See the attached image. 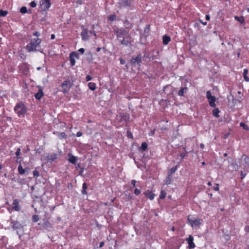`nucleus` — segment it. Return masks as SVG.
Returning a JSON list of instances; mask_svg holds the SVG:
<instances>
[{
	"label": "nucleus",
	"mask_w": 249,
	"mask_h": 249,
	"mask_svg": "<svg viewBox=\"0 0 249 249\" xmlns=\"http://www.w3.org/2000/svg\"><path fill=\"white\" fill-rule=\"evenodd\" d=\"M120 63L122 65H124L125 62V60L122 58L120 59Z\"/></svg>",
	"instance_id": "52"
},
{
	"label": "nucleus",
	"mask_w": 249,
	"mask_h": 249,
	"mask_svg": "<svg viewBox=\"0 0 249 249\" xmlns=\"http://www.w3.org/2000/svg\"><path fill=\"white\" fill-rule=\"evenodd\" d=\"M177 169H178L177 166L172 167L169 171L168 175H170V176H172V175L176 172V171L177 170Z\"/></svg>",
	"instance_id": "25"
},
{
	"label": "nucleus",
	"mask_w": 249,
	"mask_h": 249,
	"mask_svg": "<svg viewBox=\"0 0 249 249\" xmlns=\"http://www.w3.org/2000/svg\"><path fill=\"white\" fill-rule=\"evenodd\" d=\"M155 129H153L150 131L149 133V136H153L155 134Z\"/></svg>",
	"instance_id": "44"
},
{
	"label": "nucleus",
	"mask_w": 249,
	"mask_h": 249,
	"mask_svg": "<svg viewBox=\"0 0 249 249\" xmlns=\"http://www.w3.org/2000/svg\"><path fill=\"white\" fill-rule=\"evenodd\" d=\"M248 72L247 69H245L243 71V75H247Z\"/></svg>",
	"instance_id": "50"
},
{
	"label": "nucleus",
	"mask_w": 249,
	"mask_h": 249,
	"mask_svg": "<svg viewBox=\"0 0 249 249\" xmlns=\"http://www.w3.org/2000/svg\"><path fill=\"white\" fill-rule=\"evenodd\" d=\"M200 22L204 25H207V22H203L202 21H201V20H199Z\"/></svg>",
	"instance_id": "60"
},
{
	"label": "nucleus",
	"mask_w": 249,
	"mask_h": 249,
	"mask_svg": "<svg viewBox=\"0 0 249 249\" xmlns=\"http://www.w3.org/2000/svg\"><path fill=\"white\" fill-rule=\"evenodd\" d=\"M188 90V88L182 87L178 92V95L180 96H184V93H186Z\"/></svg>",
	"instance_id": "19"
},
{
	"label": "nucleus",
	"mask_w": 249,
	"mask_h": 249,
	"mask_svg": "<svg viewBox=\"0 0 249 249\" xmlns=\"http://www.w3.org/2000/svg\"><path fill=\"white\" fill-rule=\"evenodd\" d=\"M171 41V38L169 36L164 35L162 36V43L164 45H167Z\"/></svg>",
	"instance_id": "18"
},
{
	"label": "nucleus",
	"mask_w": 249,
	"mask_h": 249,
	"mask_svg": "<svg viewBox=\"0 0 249 249\" xmlns=\"http://www.w3.org/2000/svg\"><path fill=\"white\" fill-rule=\"evenodd\" d=\"M131 184L133 186V187H136V184L137 183V181L135 179H133L131 180Z\"/></svg>",
	"instance_id": "41"
},
{
	"label": "nucleus",
	"mask_w": 249,
	"mask_h": 249,
	"mask_svg": "<svg viewBox=\"0 0 249 249\" xmlns=\"http://www.w3.org/2000/svg\"><path fill=\"white\" fill-rule=\"evenodd\" d=\"M131 62L132 64L137 63L140 64L142 62V57L141 54H139L135 58H132L131 60Z\"/></svg>",
	"instance_id": "14"
},
{
	"label": "nucleus",
	"mask_w": 249,
	"mask_h": 249,
	"mask_svg": "<svg viewBox=\"0 0 249 249\" xmlns=\"http://www.w3.org/2000/svg\"><path fill=\"white\" fill-rule=\"evenodd\" d=\"M187 243L188 244V248L190 249H194L195 248L196 245L194 242V237L191 235L189 236V237L186 239Z\"/></svg>",
	"instance_id": "12"
},
{
	"label": "nucleus",
	"mask_w": 249,
	"mask_h": 249,
	"mask_svg": "<svg viewBox=\"0 0 249 249\" xmlns=\"http://www.w3.org/2000/svg\"><path fill=\"white\" fill-rule=\"evenodd\" d=\"M206 97L208 99L209 105L212 107H215L216 106V98L214 96L212 95L210 91H207L206 92Z\"/></svg>",
	"instance_id": "7"
},
{
	"label": "nucleus",
	"mask_w": 249,
	"mask_h": 249,
	"mask_svg": "<svg viewBox=\"0 0 249 249\" xmlns=\"http://www.w3.org/2000/svg\"><path fill=\"white\" fill-rule=\"evenodd\" d=\"M39 216L38 215H33L32 216V220L34 222H37L39 220Z\"/></svg>",
	"instance_id": "31"
},
{
	"label": "nucleus",
	"mask_w": 249,
	"mask_h": 249,
	"mask_svg": "<svg viewBox=\"0 0 249 249\" xmlns=\"http://www.w3.org/2000/svg\"><path fill=\"white\" fill-rule=\"evenodd\" d=\"M127 136L129 138H132L133 136L131 133L129 134L128 132H127Z\"/></svg>",
	"instance_id": "58"
},
{
	"label": "nucleus",
	"mask_w": 249,
	"mask_h": 249,
	"mask_svg": "<svg viewBox=\"0 0 249 249\" xmlns=\"http://www.w3.org/2000/svg\"><path fill=\"white\" fill-rule=\"evenodd\" d=\"M234 18L236 20L239 21L240 23H243L244 21V18L243 17L235 16Z\"/></svg>",
	"instance_id": "29"
},
{
	"label": "nucleus",
	"mask_w": 249,
	"mask_h": 249,
	"mask_svg": "<svg viewBox=\"0 0 249 249\" xmlns=\"http://www.w3.org/2000/svg\"><path fill=\"white\" fill-rule=\"evenodd\" d=\"M166 195V192L163 190H161L160 192V198L162 199H164L165 198Z\"/></svg>",
	"instance_id": "30"
},
{
	"label": "nucleus",
	"mask_w": 249,
	"mask_h": 249,
	"mask_svg": "<svg viewBox=\"0 0 249 249\" xmlns=\"http://www.w3.org/2000/svg\"><path fill=\"white\" fill-rule=\"evenodd\" d=\"M82 134H82V133L81 132H80V131H78V132H77L76 133V137H79L82 136Z\"/></svg>",
	"instance_id": "48"
},
{
	"label": "nucleus",
	"mask_w": 249,
	"mask_h": 249,
	"mask_svg": "<svg viewBox=\"0 0 249 249\" xmlns=\"http://www.w3.org/2000/svg\"><path fill=\"white\" fill-rule=\"evenodd\" d=\"M71 87V83L69 80L64 81L61 85L62 89V92L64 93H67L69 92L70 89Z\"/></svg>",
	"instance_id": "6"
},
{
	"label": "nucleus",
	"mask_w": 249,
	"mask_h": 249,
	"mask_svg": "<svg viewBox=\"0 0 249 249\" xmlns=\"http://www.w3.org/2000/svg\"><path fill=\"white\" fill-rule=\"evenodd\" d=\"M240 125L243 127L246 130H249V126L247 124H245L244 123H241Z\"/></svg>",
	"instance_id": "33"
},
{
	"label": "nucleus",
	"mask_w": 249,
	"mask_h": 249,
	"mask_svg": "<svg viewBox=\"0 0 249 249\" xmlns=\"http://www.w3.org/2000/svg\"><path fill=\"white\" fill-rule=\"evenodd\" d=\"M78 52H79L82 54H83L85 52V49L84 48H80V49H79Z\"/></svg>",
	"instance_id": "51"
},
{
	"label": "nucleus",
	"mask_w": 249,
	"mask_h": 249,
	"mask_svg": "<svg viewBox=\"0 0 249 249\" xmlns=\"http://www.w3.org/2000/svg\"><path fill=\"white\" fill-rule=\"evenodd\" d=\"M44 96V92L41 88H39L38 91L35 94V97L37 100H40L41 98Z\"/></svg>",
	"instance_id": "16"
},
{
	"label": "nucleus",
	"mask_w": 249,
	"mask_h": 249,
	"mask_svg": "<svg viewBox=\"0 0 249 249\" xmlns=\"http://www.w3.org/2000/svg\"><path fill=\"white\" fill-rule=\"evenodd\" d=\"M244 230L246 232H249V226H246L244 228Z\"/></svg>",
	"instance_id": "47"
},
{
	"label": "nucleus",
	"mask_w": 249,
	"mask_h": 249,
	"mask_svg": "<svg viewBox=\"0 0 249 249\" xmlns=\"http://www.w3.org/2000/svg\"><path fill=\"white\" fill-rule=\"evenodd\" d=\"M55 38V35L54 34H52L51 36V38L52 39H53Z\"/></svg>",
	"instance_id": "61"
},
{
	"label": "nucleus",
	"mask_w": 249,
	"mask_h": 249,
	"mask_svg": "<svg viewBox=\"0 0 249 249\" xmlns=\"http://www.w3.org/2000/svg\"><path fill=\"white\" fill-rule=\"evenodd\" d=\"M14 110L18 117H24L27 108L26 106L22 102L17 104L14 107Z\"/></svg>",
	"instance_id": "4"
},
{
	"label": "nucleus",
	"mask_w": 249,
	"mask_h": 249,
	"mask_svg": "<svg viewBox=\"0 0 249 249\" xmlns=\"http://www.w3.org/2000/svg\"><path fill=\"white\" fill-rule=\"evenodd\" d=\"M104 242H101L100 243V244H99V247L100 248H102L104 246Z\"/></svg>",
	"instance_id": "56"
},
{
	"label": "nucleus",
	"mask_w": 249,
	"mask_h": 249,
	"mask_svg": "<svg viewBox=\"0 0 249 249\" xmlns=\"http://www.w3.org/2000/svg\"><path fill=\"white\" fill-rule=\"evenodd\" d=\"M7 14L8 12L7 11L0 10V17H5Z\"/></svg>",
	"instance_id": "32"
},
{
	"label": "nucleus",
	"mask_w": 249,
	"mask_h": 249,
	"mask_svg": "<svg viewBox=\"0 0 249 249\" xmlns=\"http://www.w3.org/2000/svg\"><path fill=\"white\" fill-rule=\"evenodd\" d=\"M78 54L77 53L73 52L70 53V61L71 66H73L75 64V57L78 58Z\"/></svg>",
	"instance_id": "10"
},
{
	"label": "nucleus",
	"mask_w": 249,
	"mask_h": 249,
	"mask_svg": "<svg viewBox=\"0 0 249 249\" xmlns=\"http://www.w3.org/2000/svg\"><path fill=\"white\" fill-rule=\"evenodd\" d=\"M43 226L46 229L52 228L51 224L48 220H46L43 222Z\"/></svg>",
	"instance_id": "22"
},
{
	"label": "nucleus",
	"mask_w": 249,
	"mask_h": 249,
	"mask_svg": "<svg viewBox=\"0 0 249 249\" xmlns=\"http://www.w3.org/2000/svg\"><path fill=\"white\" fill-rule=\"evenodd\" d=\"M20 149L18 148V149L17 151L16 152V155L17 156H18L19 155V154H20Z\"/></svg>",
	"instance_id": "54"
},
{
	"label": "nucleus",
	"mask_w": 249,
	"mask_h": 249,
	"mask_svg": "<svg viewBox=\"0 0 249 249\" xmlns=\"http://www.w3.org/2000/svg\"><path fill=\"white\" fill-rule=\"evenodd\" d=\"M187 220L188 224L193 229L199 227L203 223V219L195 217L190 215L187 216Z\"/></svg>",
	"instance_id": "3"
},
{
	"label": "nucleus",
	"mask_w": 249,
	"mask_h": 249,
	"mask_svg": "<svg viewBox=\"0 0 249 249\" xmlns=\"http://www.w3.org/2000/svg\"><path fill=\"white\" fill-rule=\"evenodd\" d=\"M51 5L50 0H41L39 1V7L43 11H47Z\"/></svg>",
	"instance_id": "5"
},
{
	"label": "nucleus",
	"mask_w": 249,
	"mask_h": 249,
	"mask_svg": "<svg viewBox=\"0 0 249 249\" xmlns=\"http://www.w3.org/2000/svg\"><path fill=\"white\" fill-rule=\"evenodd\" d=\"M33 175L35 177H38L39 176V173L36 170L33 171Z\"/></svg>",
	"instance_id": "39"
},
{
	"label": "nucleus",
	"mask_w": 249,
	"mask_h": 249,
	"mask_svg": "<svg viewBox=\"0 0 249 249\" xmlns=\"http://www.w3.org/2000/svg\"><path fill=\"white\" fill-rule=\"evenodd\" d=\"M88 188L87 183L84 182L82 185V189L87 190Z\"/></svg>",
	"instance_id": "45"
},
{
	"label": "nucleus",
	"mask_w": 249,
	"mask_h": 249,
	"mask_svg": "<svg viewBox=\"0 0 249 249\" xmlns=\"http://www.w3.org/2000/svg\"><path fill=\"white\" fill-rule=\"evenodd\" d=\"M243 76H244V78L246 81H249V78L248 77L247 75H243Z\"/></svg>",
	"instance_id": "57"
},
{
	"label": "nucleus",
	"mask_w": 249,
	"mask_h": 249,
	"mask_svg": "<svg viewBox=\"0 0 249 249\" xmlns=\"http://www.w3.org/2000/svg\"><path fill=\"white\" fill-rule=\"evenodd\" d=\"M246 174L245 173H244L243 172H241V179H243L246 177Z\"/></svg>",
	"instance_id": "53"
},
{
	"label": "nucleus",
	"mask_w": 249,
	"mask_h": 249,
	"mask_svg": "<svg viewBox=\"0 0 249 249\" xmlns=\"http://www.w3.org/2000/svg\"><path fill=\"white\" fill-rule=\"evenodd\" d=\"M179 157L181 158V159H183L187 155V152H186L185 149L184 148V151L180 152L179 153Z\"/></svg>",
	"instance_id": "36"
},
{
	"label": "nucleus",
	"mask_w": 249,
	"mask_h": 249,
	"mask_svg": "<svg viewBox=\"0 0 249 249\" xmlns=\"http://www.w3.org/2000/svg\"><path fill=\"white\" fill-rule=\"evenodd\" d=\"M57 158V153H53L51 155H48L47 157V160L48 161L52 162L53 161H54V160L55 159H56Z\"/></svg>",
	"instance_id": "15"
},
{
	"label": "nucleus",
	"mask_w": 249,
	"mask_h": 249,
	"mask_svg": "<svg viewBox=\"0 0 249 249\" xmlns=\"http://www.w3.org/2000/svg\"><path fill=\"white\" fill-rule=\"evenodd\" d=\"M200 147L201 148L203 149L204 148V144L203 143H201L200 144Z\"/></svg>",
	"instance_id": "62"
},
{
	"label": "nucleus",
	"mask_w": 249,
	"mask_h": 249,
	"mask_svg": "<svg viewBox=\"0 0 249 249\" xmlns=\"http://www.w3.org/2000/svg\"><path fill=\"white\" fill-rule=\"evenodd\" d=\"M20 200L18 199H15L12 203L13 209L17 212L20 210V207L19 206Z\"/></svg>",
	"instance_id": "11"
},
{
	"label": "nucleus",
	"mask_w": 249,
	"mask_h": 249,
	"mask_svg": "<svg viewBox=\"0 0 249 249\" xmlns=\"http://www.w3.org/2000/svg\"><path fill=\"white\" fill-rule=\"evenodd\" d=\"M33 35V36H36V38H37V37H38V36H40V34L38 32L36 31V32H34Z\"/></svg>",
	"instance_id": "43"
},
{
	"label": "nucleus",
	"mask_w": 249,
	"mask_h": 249,
	"mask_svg": "<svg viewBox=\"0 0 249 249\" xmlns=\"http://www.w3.org/2000/svg\"><path fill=\"white\" fill-rule=\"evenodd\" d=\"M116 16L115 15H112L108 17V19L110 21H113L116 19Z\"/></svg>",
	"instance_id": "35"
},
{
	"label": "nucleus",
	"mask_w": 249,
	"mask_h": 249,
	"mask_svg": "<svg viewBox=\"0 0 249 249\" xmlns=\"http://www.w3.org/2000/svg\"><path fill=\"white\" fill-rule=\"evenodd\" d=\"M133 0H120L118 4L120 7H126L130 6Z\"/></svg>",
	"instance_id": "9"
},
{
	"label": "nucleus",
	"mask_w": 249,
	"mask_h": 249,
	"mask_svg": "<svg viewBox=\"0 0 249 249\" xmlns=\"http://www.w3.org/2000/svg\"><path fill=\"white\" fill-rule=\"evenodd\" d=\"M147 144L146 143V142H143L142 143V145H141V149L142 150V151H145L146 150V149L147 148Z\"/></svg>",
	"instance_id": "26"
},
{
	"label": "nucleus",
	"mask_w": 249,
	"mask_h": 249,
	"mask_svg": "<svg viewBox=\"0 0 249 249\" xmlns=\"http://www.w3.org/2000/svg\"><path fill=\"white\" fill-rule=\"evenodd\" d=\"M92 79V77L89 75H87L86 77V80L87 81H89L90 80H91Z\"/></svg>",
	"instance_id": "46"
},
{
	"label": "nucleus",
	"mask_w": 249,
	"mask_h": 249,
	"mask_svg": "<svg viewBox=\"0 0 249 249\" xmlns=\"http://www.w3.org/2000/svg\"><path fill=\"white\" fill-rule=\"evenodd\" d=\"M76 2L79 5H82L83 3L82 0H76Z\"/></svg>",
	"instance_id": "49"
},
{
	"label": "nucleus",
	"mask_w": 249,
	"mask_h": 249,
	"mask_svg": "<svg viewBox=\"0 0 249 249\" xmlns=\"http://www.w3.org/2000/svg\"><path fill=\"white\" fill-rule=\"evenodd\" d=\"M68 160L70 162H71L72 164H75L76 163L77 160V158L75 156H74L73 155L70 153L68 155Z\"/></svg>",
	"instance_id": "17"
},
{
	"label": "nucleus",
	"mask_w": 249,
	"mask_h": 249,
	"mask_svg": "<svg viewBox=\"0 0 249 249\" xmlns=\"http://www.w3.org/2000/svg\"><path fill=\"white\" fill-rule=\"evenodd\" d=\"M101 49V48H100V47H98V48L96 49V51H97V52H100V51Z\"/></svg>",
	"instance_id": "63"
},
{
	"label": "nucleus",
	"mask_w": 249,
	"mask_h": 249,
	"mask_svg": "<svg viewBox=\"0 0 249 249\" xmlns=\"http://www.w3.org/2000/svg\"><path fill=\"white\" fill-rule=\"evenodd\" d=\"M219 184H216L215 186L213 187V190L214 191H217L219 190Z\"/></svg>",
	"instance_id": "42"
},
{
	"label": "nucleus",
	"mask_w": 249,
	"mask_h": 249,
	"mask_svg": "<svg viewBox=\"0 0 249 249\" xmlns=\"http://www.w3.org/2000/svg\"><path fill=\"white\" fill-rule=\"evenodd\" d=\"M143 194L151 200L154 199L155 196V194L150 190L144 192Z\"/></svg>",
	"instance_id": "13"
},
{
	"label": "nucleus",
	"mask_w": 249,
	"mask_h": 249,
	"mask_svg": "<svg viewBox=\"0 0 249 249\" xmlns=\"http://www.w3.org/2000/svg\"><path fill=\"white\" fill-rule=\"evenodd\" d=\"M113 29L117 39L121 45L127 46L131 44V41L130 40L131 36L128 31L123 28H116Z\"/></svg>",
	"instance_id": "1"
},
{
	"label": "nucleus",
	"mask_w": 249,
	"mask_h": 249,
	"mask_svg": "<svg viewBox=\"0 0 249 249\" xmlns=\"http://www.w3.org/2000/svg\"><path fill=\"white\" fill-rule=\"evenodd\" d=\"M30 5L31 7L34 8L36 6V3L35 1H33L30 3Z\"/></svg>",
	"instance_id": "40"
},
{
	"label": "nucleus",
	"mask_w": 249,
	"mask_h": 249,
	"mask_svg": "<svg viewBox=\"0 0 249 249\" xmlns=\"http://www.w3.org/2000/svg\"><path fill=\"white\" fill-rule=\"evenodd\" d=\"M82 194L83 195H87V192L86 191V190L82 189Z\"/></svg>",
	"instance_id": "55"
},
{
	"label": "nucleus",
	"mask_w": 249,
	"mask_h": 249,
	"mask_svg": "<svg viewBox=\"0 0 249 249\" xmlns=\"http://www.w3.org/2000/svg\"><path fill=\"white\" fill-rule=\"evenodd\" d=\"M18 173L21 175H23L25 173V170L23 168L22 166L20 164L18 166Z\"/></svg>",
	"instance_id": "27"
},
{
	"label": "nucleus",
	"mask_w": 249,
	"mask_h": 249,
	"mask_svg": "<svg viewBox=\"0 0 249 249\" xmlns=\"http://www.w3.org/2000/svg\"><path fill=\"white\" fill-rule=\"evenodd\" d=\"M172 182V176L170 175H168V176L166 177L165 179V183L166 185L170 184Z\"/></svg>",
	"instance_id": "23"
},
{
	"label": "nucleus",
	"mask_w": 249,
	"mask_h": 249,
	"mask_svg": "<svg viewBox=\"0 0 249 249\" xmlns=\"http://www.w3.org/2000/svg\"><path fill=\"white\" fill-rule=\"evenodd\" d=\"M124 24H125L126 29H130L132 27V24H130L128 20H125L124 22Z\"/></svg>",
	"instance_id": "28"
},
{
	"label": "nucleus",
	"mask_w": 249,
	"mask_h": 249,
	"mask_svg": "<svg viewBox=\"0 0 249 249\" xmlns=\"http://www.w3.org/2000/svg\"><path fill=\"white\" fill-rule=\"evenodd\" d=\"M20 12L22 14H25L27 12V7L25 6L22 7L20 9Z\"/></svg>",
	"instance_id": "34"
},
{
	"label": "nucleus",
	"mask_w": 249,
	"mask_h": 249,
	"mask_svg": "<svg viewBox=\"0 0 249 249\" xmlns=\"http://www.w3.org/2000/svg\"><path fill=\"white\" fill-rule=\"evenodd\" d=\"M135 195L136 196L139 195L141 193V189L138 188H135L134 192Z\"/></svg>",
	"instance_id": "37"
},
{
	"label": "nucleus",
	"mask_w": 249,
	"mask_h": 249,
	"mask_svg": "<svg viewBox=\"0 0 249 249\" xmlns=\"http://www.w3.org/2000/svg\"><path fill=\"white\" fill-rule=\"evenodd\" d=\"M150 30V26L149 24L146 25L144 31L145 33H148Z\"/></svg>",
	"instance_id": "38"
},
{
	"label": "nucleus",
	"mask_w": 249,
	"mask_h": 249,
	"mask_svg": "<svg viewBox=\"0 0 249 249\" xmlns=\"http://www.w3.org/2000/svg\"><path fill=\"white\" fill-rule=\"evenodd\" d=\"M212 112H213V116H214L216 118H217L219 116V113L220 112V111L218 109V108H215L214 109H213Z\"/></svg>",
	"instance_id": "21"
},
{
	"label": "nucleus",
	"mask_w": 249,
	"mask_h": 249,
	"mask_svg": "<svg viewBox=\"0 0 249 249\" xmlns=\"http://www.w3.org/2000/svg\"><path fill=\"white\" fill-rule=\"evenodd\" d=\"M207 184H208V185L209 186H212V183H211V182H210V181H209V182H208Z\"/></svg>",
	"instance_id": "64"
},
{
	"label": "nucleus",
	"mask_w": 249,
	"mask_h": 249,
	"mask_svg": "<svg viewBox=\"0 0 249 249\" xmlns=\"http://www.w3.org/2000/svg\"><path fill=\"white\" fill-rule=\"evenodd\" d=\"M10 225L14 230H18L23 229V226L18 221L12 220L10 221Z\"/></svg>",
	"instance_id": "8"
},
{
	"label": "nucleus",
	"mask_w": 249,
	"mask_h": 249,
	"mask_svg": "<svg viewBox=\"0 0 249 249\" xmlns=\"http://www.w3.org/2000/svg\"><path fill=\"white\" fill-rule=\"evenodd\" d=\"M205 18L207 20H209L210 19V17L209 15H208L206 16Z\"/></svg>",
	"instance_id": "59"
},
{
	"label": "nucleus",
	"mask_w": 249,
	"mask_h": 249,
	"mask_svg": "<svg viewBox=\"0 0 249 249\" xmlns=\"http://www.w3.org/2000/svg\"><path fill=\"white\" fill-rule=\"evenodd\" d=\"M41 42V39L38 37L32 38L30 42L27 45L26 49L28 52L35 51L36 50V48L39 46Z\"/></svg>",
	"instance_id": "2"
},
{
	"label": "nucleus",
	"mask_w": 249,
	"mask_h": 249,
	"mask_svg": "<svg viewBox=\"0 0 249 249\" xmlns=\"http://www.w3.org/2000/svg\"><path fill=\"white\" fill-rule=\"evenodd\" d=\"M56 133H57L58 137L60 139H66L67 137V135L66 134V133L65 132H60V133L56 132Z\"/></svg>",
	"instance_id": "24"
},
{
	"label": "nucleus",
	"mask_w": 249,
	"mask_h": 249,
	"mask_svg": "<svg viewBox=\"0 0 249 249\" xmlns=\"http://www.w3.org/2000/svg\"><path fill=\"white\" fill-rule=\"evenodd\" d=\"M89 88L91 90H94L96 89V84L93 82H89L88 84Z\"/></svg>",
	"instance_id": "20"
}]
</instances>
